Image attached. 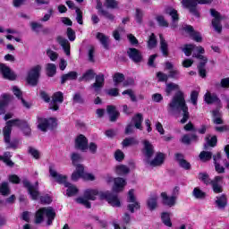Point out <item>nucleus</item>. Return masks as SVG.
<instances>
[{
    "label": "nucleus",
    "mask_w": 229,
    "mask_h": 229,
    "mask_svg": "<svg viewBox=\"0 0 229 229\" xmlns=\"http://www.w3.org/2000/svg\"><path fill=\"white\" fill-rule=\"evenodd\" d=\"M174 110H182V118L181 119V124H185V123L189 121L191 114L189 113V106H187V102H185V95L182 90H179L174 94L167 106L168 114H173Z\"/></svg>",
    "instance_id": "nucleus-1"
},
{
    "label": "nucleus",
    "mask_w": 229,
    "mask_h": 229,
    "mask_svg": "<svg viewBox=\"0 0 229 229\" xmlns=\"http://www.w3.org/2000/svg\"><path fill=\"white\" fill-rule=\"evenodd\" d=\"M13 126L21 128V131L25 137H30L31 135V126L28 123V121L15 118L13 120H8L5 123V126L3 128V134L5 137L6 142L10 141V135H12V130Z\"/></svg>",
    "instance_id": "nucleus-2"
},
{
    "label": "nucleus",
    "mask_w": 229,
    "mask_h": 229,
    "mask_svg": "<svg viewBox=\"0 0 229 229\" xmlns=\"http://www.w3.org/2000/svg\"><path fill=\"white\" fill-rule=\"evenodd\" d=\"M49 174L55 180L59 185H64L67 188L66 196L68 198H72V196H76L78 194L79 190L76 186L72 185L71 182H67V176L58 174L57 171L53 170V168L49 167Z\"/></svg>",
    "instance_id": "nucleus-3"
},
{
    "label": "nucleus",
    "mask_w": 229,
    "mask_h": 229,
    "mask_svg": "<svg viewBox=\"0 0 229 229\" xmlns=\"http://www.w3.org/2000/svg\"><path fill=\"white\" fill-rule=\"evenodd\" d=\"M101 192L95 189H87L84 191L83 197H79L75 199L79 205H83L86 208H92L90 201H96V196H99Z\"/></svg>",
    "instance_id": "nucleus-4"
},
{
    "label": "nucleus",
    "mask_w": 229,
    "mask_h": 229,
    "mask_svg": "<svg viewBox=\"0 0 229 229\" xmlns=\"http://www.w3.org/2000/svg\"><path fill=\"white\" fill-rule=\"evenodd\" d=\"M42 72V66L37 64L33 66L28 72L26 77V81L30 87H37L38 81H40V74Z\"/></svg>",
    "instance_id": "nucleus-5"
},
{
    "label": "nucleus",
    "mask_w": 229,
    "mask_h": 229,
    "mask_svg": "<svg viewBox=\"0 0 229 229\" xmlns=\"http://www.w3.org/2000/svg\"><path fill=\"white\" fill-rule=\"evenodd\" d=\"M58 126V123H56V118H42L38 117V129L40 131H47L48 130H55Z\"/></svg>",
    "instance_id": "nucleus-6"
},
{
    "label": "nucleus",
    "mask_w": 229,
    "mask_h": 229,
    "mask_svg": "<svg viewBox=\"0 0 229 229\" xmlns=\"http://www.w3.org/2000/svg\"><path fill=\"white\" fill-rule=\"evenodd\" d=\"M22 185L24 189H27L28 194H30L31 199L37 201V199L40 198V191H38V182H37L36 184L33 185L31 184L30 180L25 178L22 180Z\"/></svg>",
    "instance_id": "nucleus-7"
},
{
    "label": "nucleus",
    "mask_w": 229,
    "mask_h": 229,
    "mask_svg": "<svg viewBox=\"0 0 229 229\" xmlns=\"http://www.w3.org/2000/svg\"><path fill=\"white\" fill-rule=\"evenodd\" d=\"M100 199H106L111 207H116L119 208L121 207V199H119V197L112 192H100L99 194Z\"/></svg>",
    "instance_id": "nucleus-8"
},
{
    "label": "nucleus",
    "mask_w": 229,
    "mask_h": 229,
    "mask_svg": "<svg viewBox=\"0 0 229 229\" xmlns=\"http://www.w3.org/2000/svg\"><path fill=\"white\" fill-rule=\"evenodd\" d=\"M210 14L214 19L211 21V24L216 31V33L223 32V25L221 24V21H223V16H221V13L217 12L216 9H210Z\"/></svg>",
    "instance_id": "nucleus-9"
},
{
    "label": "nucleus",
    "mask_w": 229,
    "mask_h": 229,
    "mask_svg": "<svg viewBox=\"0 0 229 229\" xmlns=\"http://www.w3.org/2000/svg\"><path fill=\"white\" fill-rule=\"evenodd\" d=\"M182 4L183 8L189 10L190 13H191V15H194V17H196L197 19H199V17H201L199 11H198V3L196 2V0H182Z\"/></svg>",
    "instance_id": "nucleus-10"
},
{
    "label": "nucleus",
    "mask_w": 229,
    "mask_h": 229,
    "mask_svg": "<svg viewBox=\"0 0 229 229\" xmlns=\"http://www.w3.org/2000/svg\"><path fill=\"white\" fill-rule=\"evenodd\" d=\"M58 103H64V93L62 91H57L53 94L49 109L53 112H58V110H60Z\"/></svg>",
    "instance_id": "nucleus-11"
},
{
    "label": "nucleus",
    "mask_w": 229,
    "mask_h": 229,
    "mask_svg": "<svg viewBox=\"0 0 229 229\" xmlns=\"http://www.w3.org/2000/svg\"><path fill=\"white\" fill-rule=\"evenodd\" d=\"M127 56L133 64H140L144 60L142 52L135 47H129L127 49Z\"/></svg>",
    "instance_id": "nucleus-12"
},
{
    "label": "nucleus",
    "mask_w": 229,
    "mask_h": 229,
    "mask_svg": "<svg viewBox=\"0 0 229 229\" xmlns=\"http://www.w3.org/2000/svg\"><path fill=\"white\" fill-rule=\"evenodd\" d=\"M0 72L4 80H9L10 81H15L17 80V74L12 71L10 66L3 63H0Z\"/></svg>",
    "instance_id": "nucleus-13"
},
{
    "label": "nucleus",
    "mask_w": 229,
    "mask_h": 229,
    "mask_svg": "<svg viewBox=\"0 0 229 229\" xmlns=\"http://www.w3.org/2000/svg\"><path fill=\"white\" fill-rule=\"evenodd\" d=\"M75 148L85 153L89 149V139L83 134H79L75 139Z\"/></svg>",
    "instance_id": "nucleus-14"
},
{
    "label": "nucleus",
    "mask_w": 229,
    "mask_h": 229,
    "mask_svg": "<svg viewBox=\"0 0 229 229\" xmlns=\"http://www.w3.org/2000/svg\"><path fill=\"white\" fill-rule=\"evenodd\" d=\"M223 179L224 177L221 175H216L212 179L211 187L215 194H221L223 192V185H221Z\"/></svg>",
    "instance_id": "nucleus-15"
},
{
    "label": "nucleus",
    "mask_w": 229,
    "mask_h": 229,
    "mask_svg": "<svg viewBox=\"0 0 229 229\" xmlns=\"http://www.w3.org/2000/svg\"><path fill=\"white\" fill-rule=\"evenodd\" d=\"M103 87H105V74L99 72L95 75V82L91 84V89H94L95 92H99Z\"/></svg>",
    "instance_id": "nucleus-16"
},
{
    "label": "nucleus",
    "mask_w": 229,
    "mask_h": 229,
    "mask_svg": "<svg viewBox=\"0 0 229 229\" xmlns=\"http://www.w3.org/2000/svg\"><path fill=\"white\" fill-rule=\"evenodd\" d=\"M128 182H126V179L123 177H115L113 185V192H116V194H118V192H123Z\"/></svg>",
    "instance_id": "nucleus-17"
},
{
    "label": "nucleus",
    "mask_w": 229,
    "mask_h": 229,
    "mask_svg": "<svg viewBox=\"0 0 229 229\" xmlns=\"http://www.w3.org/2000/svg\"><path fill=\"white\" fill-rule=\"evenodd\" d=\"M161 199H162V205H164L165 207H169L170 208L172 207H174V205H176V196H168L167 192L163 191L160 194Z\"/></svg>",
    "instance_id": "nucleus-18"
},
{
    "label": "nucleus",
    "mask_w": 229,
    "mask_h": 229,
    "mask_svg": "<svg viewBox=\"0 0 229 229\" xmlns=\"http://www.w3.org/2000/svg\"><path fill=\"white\" fill-rule=\"evenodd\" d=\"M10 101H12V96L9 94H3L0 97V115H4L6 114V108L10 105Z\"/></svg>",
    "instance_id": "nucleus-19"
},
{
    "label": "nucleus",
    "mask_w": 229,
    "mask_h": 229,
    "mask_svg": "<svg viewBox=\"0 0 229 229\" xmlns=\"http://www.w3.org/2000/svg\"><path fill=\"white\" fill-rule=\"evenodd\" d=\"M183 30L186 31V33H189L190 37L195 42H203V37H201V33L194 30V27L191 25H186Z\"/></svg>",
    "instance_id": "nucleus-20"
},
{
    "label": "nucleus",
    "mask_w": 229,
    "mask_h": 229,
    "mask_svg": "<svg viewBox=\"0 0 229 229\" xmlns=\"http://www.w3.org/2000/svg\"><path fill=\"white\" fill-rule=\"evenodd\" d=\"M106 112L109 115L110 123H115L121 115V113H119L117 107H115V106L113 105H108L106 106Z\"/></svg>",
    "instance_id": "nucleus-21"
},
{
    "label": "nucleus",
    "mask_w": 229,
    "mask_h": 229,
    "mask_svg": "<svg viewBox=\"0 0 229 229\" xmlns=\"http://www.w3.org/2000/svg\"><path fill=\"white\" fill-rule=\"evenodd\" d=\"M56 42L63 47L66 56H71V43L69 40L62 36H57Z\"/></svg>",
    "instance_id": "nucleus-22"
},
{
    "label": "nucleus",
    "mask_w": 229,
    "mask_h": 229,
    "mask_svg": "<svg viewBox=\"0 0 229 229\" xmlns=\"http://www.w3.org/2000/svg\"><path fill=\"white\" fill-rule=\"evenodd\" d=\"M175 160L178 162L180 167L185 171H191V163L185 159V157L182 153H175Z\"/></svg>",
    "instance_id": "nucleus-23"
},
{
    "label": "nucleus",
    "mask_w": 229,
    "mask_h": 229,
    "mask_svg": "<svg viewBox=\"0 0 229 229\" xmlns=\"http://www.w3.org/2000/svg\"><path fill=\"white\" fill-rule=\"evenodd\" d=\"M164 162H165V154L163 152H157L154 159L150 161L151 167H160V165H164Z\"/></svg>",
    "instance_id": "nucleus-24"
},
{
    "label": "nucleus",
    "mask_w": 229,
    "mask_h": 229,
    "mask_svg": "<svg viewBox=\"0 0 229 229\" xmlns=\"http://www.w3.org/2000/svg\"><path fill=\"white\" fill-rule=\"evenodd\" d=\"M45 210V216L47 218V226H51L53 225V221H55V217H56V212L52 207L43 208Z\"/></svg>",
    "instance_id": "nucleus-25"
},
{
    "label": "nucleus",
    "mask_w": 229,
    "mask_h": 229,
    "mask_svg": "<svg viewBox=\"0 0 229 229\" xmlns=\"http://www.w3.org/2000/svg\"><path fill=\"white\" fill-rule=\"evenodd\" d=\"M204 101L207 105H214V103H221V99L216 93L207 92L204 95Z\"/></svg>",
    "instance_id": "nucleus-26"
},
{
    "label": "nucleus",
    "mask_w": 229,
    "mask_h": 229,
    "mask_svg": "<svg viewBox=\"0 0 229 229\" xmlns=\"http://www.w3.org/2000/svg\"><path fill=\"white\" fill-rule=\"evenodd\" d=\"M78 80V72L71 71L68 73H64L61 76V85H65V82Z\"/></svg>",
    "instance_id": "nucleus-27"
},
{
    "label": "nucleus",
    "mask_w": 229,
    "mask_h": 229,
    "mask_svg": "<svg viewBox=\"0 0 229 229\" xmlns=\"http://www.w3.org/2000/svg\"><path fill=\"white\" fill-rule=\"evenodd\" d=\"M83 171H85L83 165H77L75 171L72 174V181L78 182L80 178H83Z\"/></svg>",
    "instance_id": "nucleus-28"
},
{
    "label": "nucleus",
    "mask_w": 229,
    "mask_h": 229,
    "mask_svg": "<svg viewBox=\"0 0 229 229\" xmlns=\"http://www.w3.org/2000/svg\"><path fill=\"white\" fill-rule=\"evenodd\" d=\"M147 207L150 212H153V210H157V208L158 207V196L152 195L147 199Z\"/></svg>",
    "instance_id": "nucleus-29"
},
{
    "label": "nucleus",
    "mask_w": 229,
    "mask_h": 229,
    "mask_svg": "<svg viewBox=\"0 0 229 229\" xmlns=\"http://www.w3.org/2000/svg\"><path fill=\"white\" fill-rule=\"evenodd\" d=\"M143 146L145 157H147V158H151V157H153V155L155 154L153 145L149 142V140H145L143 141Z\"/></svg>",
    "instance_id": "nucleus-30"
},
{
    "label": "nucleus",
    "mask_w": 229,
    "mask_h": 229,
    "mask_svg": "<svg viewBox=\"0 0 229 229\" xmlns=\"http://www.w3.org/2000/svg\"><path fill=\"white\" fill-rule=\"evenodd\" d=\"M94 78H96V72L94 69H89L79 78V81H92Z\"/></svg>",
    "instance_id": "nucleus-31"
},
{
    "label": "nucleus",
    "mask_w": 229,
    "mask_h": 229,
    "mask_svg": "<svg viewBox=\"0 0 229 229\" xmlns=\"http://www.w3.org/2000/svg\"><path fill=\"white\" fill-rule=\"evenodd\" d=\"M130 167L126 165H118L114 168V173L117 176H126L130 174Z\"/></svg>",
    "instance_id": "nucleus-32"
},
{
    "label": "nucleus",
    "mask_w": 229,
    "mask_h": 229,
    "mask_svg": "<svg viewBox=\"0 0 229 229\" xmlns=\"http://www.w3.org/2000/svg\"><path fill=\"white\" fill-rule=\"evenodd\" d=\"M215 203L218 208H225L226 205H228V198L226 197V194L224 193L220 196H216Z\"/></svg>",
    "instance_id": "nucleus-33"
},
{
    "label": "nucleus",
    "mask_w": 229,
    "mask_h": 229,
    "mask_svg": "<svg viewBox=\"0 0 229 229\" xmlns=\"http://www.w3.org/2000/svg\"><path fill=\"white\" fill-rule=\"evenodd\" d=\"M163 56H165V58H167V56H169V45L167 44V42L165 41V39H164V38H162V36H160V47H159Z\"/></svg>",
    "instance_id": "nucleus-34"
},
{
    "label": "nucleus",
    "mask_w": 229,
    "mask_h": 229,
    "mask_svg": "<svg viewBox=\"0 0 229 229\" xmlns=\"http://www.w3.org/2000/svg\"><path fill=\"white\" fill-rule=\"evenodd\" d=\"M131 121L134 123V127L137 130H142V122L144 121V116H142V114L138 113L136 114Z\"/></svg>",
    "instance_id": "nucleus-35"
},
{
    "label": "nucleus",
    "mask_w": 229,
    "mask_h": 229,
    "mask_svg": "<svg viewBox=\"0 0 229 229\" xmlns=\"http://www.w3.org/2000/svg\"><path fill=\"white\" fill-rule=\"evenodd\" d=\"M198 179L204 183V185L208 186L212 184V179H210V175L207 172L199 173Z\"/></svg>",
    "instance_id": "nucleus-36"
},
{
    "label": "nucleus",
    "mask_w": 229,
    "mask_h": 229,
    "mask_svg": "<svg viewBox=\"0 0 229 229\" xmlns=\"http://www.w3.org/2000/svg\"><path fill=\"white\" fill-rule=\"evenodd\" d=\"M97 38L99 40L100 44H102L104 49H109L110 45L108 44V36L101 32H98Z\"/></svg>",
    "instance_id": "nucleus-37"
},
{
    "label": "nucleus",
    "mask_w": 229,
    "mask_h": 229,
    "mask_svg": "<svg viewBox=\"0 0 229 229\" xmlns=\"http://www.w3.org/2000/svg\"><path fill=\"white\" fill-rule=\"evenodd\" d=\"M161 221L163 225H165V226H168V228L173 226V222H171V213L169 212L161 213Z\"/></svg>",
    "instance_id": "nucleus-38"
},
{
    "label": "nucleus",
    "mask_w": 229,
    "mask_h": 229,
    "mask_svg": "<svg viewBox=\"0 0 229 229\" xmlns=\"http://www.w3.org/2000/svg\"><path fill=\"white\" fill-rule=\"evenodd\" d=\"M47 76L48 78H53L56 75V64L53 63L47 64L46 67Z\"/></svg>",
    "instance_id": "nucleus-39"
},
{
    "label": "nucleus",
    "mask_w": 229,
    "mask_h": 229,
    "mask_svg": "<svg viewBox=\"0 0 229 229\" xmlns=\"http://www.w3.org/2000/svg\"><path fill=\"white\" fill-rule=\"evenodd\" d=\"M44 210L46 209L44 208H41L36 211L34 220V223L36 225H40L44 222V216H46Z\"/></svg>",
    "instance_id": "nucleus-40"
},
{
    "label": "nucleus",
    "mask_w": 229,
    "mask_h": 229,
    "mask_svg": "<svg viewBox=\"0 0 229 229\" xmlns=\"http://www.w3.org/2000/svg\"><path fill=\"white\" fill-rule=\"evenodd\" d=\"M192 140H198V135L196 134H184L182 138V144H186L187 146L191 145Z\"/></svg>",
    "instance_id": "nucleus-41"
},
{
    "label": "nucleus",
    "mask_w": 229,
    "mask_h": 229,
    "mask_svg": "<svg viewBox=\"0 0 229 229\" xmlns=\"http://www.w3.org/2000/svg\"><path fill=\"white\" fill-rule=\"evenodd\" d=\"M4 135V134H3ZM4 140L5 144H8L7 148L8 149H16L19 147V141L18 140H12V134L9 135V141H6V137L4 135Z\"/></svg>",
    "instance_id": "nucleus-42"
},
{
    "label": "nucleus",
    "mask_w": 229,
    "mask_h": 229,
    "mask_svg": "<svg viewBox=\"0 0 229 229\" xmlns=\"http://www.w3.org/2000/svg\"><path fill=\"white\" fill-rule=\"evenodd\" d=\"M192 194L196 199H205L207 198V192L198 187L193 189Z\"/></svg>",
    "instance_id": "nucleus-43"
},
{
    "label": "nucleus",
    "mask_w": 229,
    "mask_h": 229,
    "mask_svg": "<svg viewBox=\"0 0 229 229\" xmlns=\"http://www.w3.org/2000/svg\"><path fill=\"white\" fill-rule=\"evenodd\" d=\"M125 77L121 72H115L113 76V81L114 83V87H117V85H120V83L124 82Z\"/></svg>",
    "instance_id": "nucleus-44"
},
{
    "label": "nucleus",
    "mask_w": 229,
    "mask_h": 229,
    "mask_svg": "<svg viewBox=\"0 0 229 229\" xmlns=\"http://www.w3.org/2000/svg\"><path fill=\"white\" fill-rule=\"evenodd\" d=\"M137 144H139V140L133 137L125 138L122 142L123 148H128L129 146H137Z\"/></svg>",
    "instance_id": "nucleus-45"
},
{
    "label": "nucleus",
    "mask_w": 229,
    "mask_h": 229,
    "mask_svg": "<svg viewBox=\"0 0 229 229\" xmlns=\"http://www.w3.org/2000/svg\"><path fill=\"white\" fill-rule=\"evenodd\" d=\"M174 90H180V86L174 82H170L166 85L165 92L166 96H171V93L174 92Z\"/></svg>",
    "instance_id": "nucleus-46"
},
{
    "label": "nucleus",
    "mask_w": 229,
    "mask_h": 229,
    "mask_svg": "<svg viewBox=\"0 0 229 229\" xmlns=\"http://www.w3.org/2000/svg\"><path fill=\"white\" fill-rule=\"evenodd\" d=\"M196 49V45L194 44H186L182 48V52L184 53L185 56H191L192 55V51Z\"/></svg>",
    "instance_id": "nucleus-47"
},
{
    "label": "nucleus",
    "mask_w": 229,
    "mask_h": 229,
    "mask_svg": "<svg viewBox=\"0 0 229 229\" xmlns=\"http://www.w3.org/2000/svg\"><path fill=\"white\" fill-rule=\"evenodd\" d=\"M71 160H72V165H74L75 167H78V165H80V162H81V155L76 152H72L71 155Z\"/></svg>",
    "instance_id": "nucleus-48"
},
{
    "label": "nucleus",
    "mask_w": 229,
    "mask_h": 229,
    "mask_svg": "<svg viewBox=\"0 0 229 229\" xmlns=\"http://www.w3.org/2000/svg\"><path fill=\"white\" fill-rule=\"evenodd\" d=\"M199 157L200 158L201 162H208L212 160V152L210 151H201Z\"/></svg>",
    "instance_id": "nucleus-49"
},
{
    "label": "nucleus",
    "mask_w": 229,
    "mask_h": 229,
    "mask_svg": "<svg viewBox=\"0 0 229 229\" xmlns=\"http://www.w3.org/2000/svg\"><path fill=\"white\" fill-rule=\"evenodd\" d=\"M0 193L2 194V196L10 195V186H8L7 182L0 183Z\"/></svg>",
    "instance_id": "nucleus-50"
},
{
    "label": "nucleus",
    "mask_w": 229,
    "mask_h": 229,
    "mask_svg": "<svg viewBox=\"0 0 229 229\" xmlns=\"http://www.w3.org/2000/svg\"><path fill=\"white\" fill-rule=\"evenodd\" d=\"M131 204L127 205V210L131 212V214H135L136 210H140V203L139 201L131 202Z\"/></svg>",
    "instance_id": "nucleus-51"
},
{
    "label": "nucleus",
    "mask_w": 229,
    "mask_h": 229,
    "mask_svg": "<svg viewBox=\"0 0 229 229\" xmlns=\"http://www.w3.org/2000/svg\"><path fill=\"white\" fill-rule=\"evenodd\" d=\"M156 21L161 28H169V22L165 21V18L163 15H157Z\"/></svg>",
    "instance_id": "nucleus-52"
},
{
    "label": "nucleus",
    "mask_w": 229,
    "mask_h": 229,
    "mask_svg": "<svg viewBox=\"0 0 229 229\" xmlns=\"http://www.w3.org/2000/svg\"><path fill=\"white\" fill-rule=\"evenodd\" d=\"M148 49H154V47H157V36H155V33H151L149 36L148 40Z\"/></svg>",
    "instance_id": "nucleus-53"
},
{
    "label": "nucleus",
    "mask_w": 229,
    "mask_h": 229,
    "mask_svg": "<svg viewBox=\"0 0 229 229\" xmlns=\"http://www.w3.org/2000/svg\"><path fill=\"white\" fill-rule=\"evenodd\" d=\"M205 63H199L197 66L199 76H200V78H207V70L205 69Z\"/></svg>",
    "instance_id": "nucleus-54"
},
{
    "label": "nucleus",
    "mask_w": 229,
    "mask_h": 229,
    "mask_svg": "<svg viewBox=\"0 0 229 229\" xmlns=\"http://www.w3.org/2000/svg\"><path fill=\"white\" fill-rule=\"evenodd\" d=\"M41 205H51L53 203V198L49 194L39 197Z\"/></svg>",
    "instance_id": "nucleus-55"
},
{
    "label": "nucleus",
    "mask_w": 229,
    "mask_h": 229,
    "mask_svg": "<svg viewBox=\"0 0 229 229\" xmlns=\"http://www.w3.org/2000/svg\"><path fill=\"white\" fill-rule=\"evenodd\" d=\"M66 35L70 42H74L76 40V32L72 28L69 27L66 31Z\"/></svg>",
    "instance_id": "nucleus-56"
},
{
    "label": "nucleus",
    "mask_w": 229,
    "mask_h": 229,
    "mask_svg": "<svg viewBox=\"0 0 229 229\" xmlns=\"http://www.w3.org/2000/svg\"><path fill=\"white\" fill-rule=\"evenodd\" d=\"M144 17V13L140 8L136 9L135 21L138 24H142V18Z\"/></svg>",
    "instance_id": "nucleus-57"
},
{
    "label": "nucleus",
    "mask_w": 229,
    "mask_h": 229,
    "mask_svg": "<svg viewBox=\"0 0 229 229\" xmlns=\"http://www.w3.org/2000/svg\"><path fill=\"white\" fill-rule=\"evenodd\" d=\"M47 55L50 58L51 62H56L58 60V53L51 50V48L47 50Z\"/></svg>",
    "instance_id": "nucleus-58"
},
{
    "label": "nucleus",
    "mask_w": 229,
    "mask_h": 229,
    "mask_svg": "<svg viewBox=\"0 0 229 229\" xmlns=\"http://www.w3.org/2000/svg\"><path fill=\"white\" fill-rule=\"evenodd\" d=\"M75 13H76V21L78 22V24L82 25L83 24V12L81 11V9L76 7L75 8Z\"/></svg>",
    "instance_id": "nucleus-59"
},
{
    "label": "nucleus",
    "mask_w": 229,
    "mask_h": 229,
    "mask_svg": "<svg viewBox=\"0 0 229 229\" xmlns=\"http://www.w3.org/2000/svg\"><path fill=\"white\" fill-rule=\"evenodd\" d=\"M29 153L36 160L40 159V152L38 150H37V148H34L33 147H29Z\"/></svg>",
    "instance_id": "nucleus-60"
},
{
    "label": "nucleus",
    "mask_w": 229,
    "mask_h": 229,
    "mask_svg": "<svg viewBox=\"0 0 229 229\" xmlns=\"http://www.w3.org/2000/svg\"><path fill=\"white\" fill-rule=\"evenodd\" d=\"M95 53H96V48L94 47H90L88 52V60L91 64H94V62H96V59L94 58Z\"/></svg>",
    "instance_id": "nucleus-61"
},
{
    "label": "nucleus",
    "mask_w": 229,
    "mask_h": 229,
    "mask_svg": "<svg viewBox=\"0 0 229 229\" xmlns=\"http://www.w3.org/2000/svg\"><path fill=\"white\" fill-rule=\"evenodd\" d=\"M114 159L116 162H123V160H124V152L121 149H116L114 152Z\"/></svg>",
    "instance_id": "nucleus-62"
},
{
    "label": "nucleus",
    "mask_w": 229,
    "mask_h": 229,
    "mask_svg": "<svg viewBox=\"0 0 229 229\" xmlns=\"http://www.w3.org/2000/svg\"><path fill=\"white\" fill-rule=\"evenodd\" d=\"M199 96V92H198V90H192L191 93V101L192 103V105H194L196 106V105H198V98Z\"/></svg>",
    "instance_id": "nucleus-63"
},
{
    "label": "nucleus",
    "mask_w": 229,
    "mask_h": 229,
    "mask_svg": "<svg viewBox=\"0 0 229 229\" xmlns=\"http://www.w3.org/2000/svg\"><path fill=\"white\" fill-rule=\"evenodd\" d=\"M219 85L221 89H229V77L222 79Z\"/></svg>",
    "instance_id": "nucleus-64"
}]
</instances>
